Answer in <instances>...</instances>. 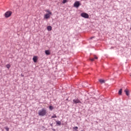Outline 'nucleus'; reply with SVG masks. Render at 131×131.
<instances>
[{"label": "nucleus", "mask_w": 131, "mask_h": 131, "mask_svg": "<svg viewBox=\"0 0 131 131\" xmlns=\"http://www.w3.org/2000/svg\"><path fill=\"white\" fill-rule=\"evenodd\" d=\"M45 12H47L48 13L44 15L45 19H49V18H51V16H52V12L49 10H45Z\"/></svg>", "instance_id": "obj_1"}, {"label": "nucleus", "mask_w": 131, "mask_h": 131, "mask_svg": "<svg viewBox=\"0 0 131 131\" xmlns=\"http://www.w3.org/2000/svg\"><path fill=\"white\" fill-rule=\"evenodd\" d=\"M47 114V110L45 108H42L38 112L39 116H45Z\"/></svg>", "instance_id": "obj_2"}, {"label": "nucleus", "mask_w": 131, "mask_h": 131, "mask_svg": "<svg viewBox=\"0 0 131 131\" xmlns=\"http://www.w3.org/2000/svg\"><path fill=\"white\" fill-rule=\"evenodd\" d=\"M12 13L11 11H8L5 13V16L6 18H9V17H11Z\"/></svg>", "instance_id": "obj_3"}, {"label": "nucleus", "mask_w": 131, "mask_h": 131, "mask_svg": "<svg viewBox=\"0 0 131 131\" xmlns=\"http://www.w3.org/2000/svg\"><path fill=\"white\" fill-rule=\"evenodd\" d=\"M81 17L83 18H85L86 19H89V15L86 13L83 12L81 14Z\"/></svg>", "instance_id": "obj_4"}, {"label": "nucleus", "mask_w": 131, "mask_h": 131, "mask_svg": "<svg viewBox=\"0 0 131 131\" xmlns=\"http://www.w3.org/2000/svg\"><path fill=\"white\" fill-rule=\"evenodd\" d=\"M79 6H80V3L78 1L75 2V3L74 4V7L75 8H77L79 7Z\"/></svg>", "instance_id": "obj_5"}, {"label": "nucleus", "mask_w": 131, "mask_h": 131, "mask_svg": "<svg viewBox=\"0 0 131 131\" xmlns=\"http://www.w3.org/2000/svg\"><path fill=\"white\" fill-rule=\"evenodd\" d=\"M73 102L75 103V104H77V103H81L80 100L78 99H75L73 100Z\"/></svg>", "instance_id": "obj_6"}, {"label": "nucleus", "mask_w": 131, "mask_h": 131, "mask_svg": "<svg viewBox=\"0 0 131 131\" xmlns=\"http://www.w3.org/2000/svg\"><path fill=\"white\" fill-rule=\"evenodd\" d=\"M33 60L35 63L37 62V56H34L33 58Z\"/></svg>", "instance_id": "obj_7"}, {"label": "nucleus", "mask_w": 131, "mask_h": 131, "mask_svg": "<svg viewBox=\"0 0 131 131\" xmlns=\"http://www.w3.org/2000/svg\"><path fill=\"white\" fill-rule=\"evenodd\" d=\"M45 54L48 55H51V52H50V50H46Z\"/></svg>", "instance_id": "obj_8"}, {"label": "nucleus", "mask_w": 131, "mask_h": 131, "mask_svg": "<svg viewBox=\"0 0 131 131\" xmlns=\"http://www.w3.org/2000/svg\"><path fill=\"white\" fill-rule=\"evenodd\" d=\"M124 92L125 93L126 96H129V94L128 93H129L128 90L127 89L125 90Z\"/></svg>", "instance_id": "obj_9"}, {"label": "nucleus", "mask_w": 131, "mask_h": 131, "mask_svg": "<svg viewBox=\"0 0 131 131\" xmlns=\"http://www.w3.org/2000/svg\"><path fill=\"white\" fill-rule=\"evenodd\" d=\"M47 30L48 31H51V30H52V26H48L47 27Z\"/></svg>", "instance_id": "obj_10"}, {"label": "nucleus", "mask_w": 131, "mask_h": 131, "mask_svg": "<svg viewBox=\"0 0 131 131\" xmlns=\"http://www.w3.org/2000/svg\"><path fill=\"white\" fill-rule=\"evenodd\" d=\"M99 82H100V83H105V80H103V79H99Z\"/></svg>", "instance_id": "obj_11"}, {"label": "nucleus", "mask_w": 131, "mask_h": 131, "mask_svg": "<svg viewBox=\"0 0 131 131\" xmlns=\"http://www.w3.org/2000/svg\"><path fill=\"white\" fill-rule=\"evenodd\" d=\"M122 94V89H120L119 91L118 94L121 95Z\"/></svg>", "instance_id": "obj_12"}, {"label": "nucleus", "mask_w": 131, "mask_h": 131, "mask_svg": "<svg viewBox=\"0 0 131 131\" xmlns=\"http://www.w3.org/2000/svg\"><path fill=\"white\" fill-rule=\"evenodd\" d=\"M56 124H58V125H61V121H56Z\"/></svg>", "instance_id": "obj_13"}, {"label": "nucleus", "mask_w": 131, "mask_h": 131, "mask_svg": "<svg viewBox=\"0 0 131 131\" xmlns=\"http://www.w3.org/2000/svg\"><path fill=\"white\" fill-rule=\"evenodd\" d=\"M6 67H7V68L8 69H10V68L11 67V64H7V65L6 66Z\"/></svg>", "instance_id": "obj_14"}, {"label": "nucleus", "mask_w": 131, "mask_h": 131, "mask_svg": "<svg viewBox=\"0 0 131 131\" xmlns=\"http://www.w3.org/2000/svg\"><path fill=\"white\" fill-rule=\"evenodd\" d=\"M68 2V0H63L62 4H66Z\"/></svg>", "instance_id": "obj_15"}, {"label": "nucleus", "mask_w": 131, "mask_h": 131, "mask_svg": "<svg viewBox=\"0 0 131 131\" xmlns=\"http://www.w3.org/2000/svg\"><path fill=\"white\" fill-rule=\"evenodd\" d=\"M49 109H50V110H53V109H54V107L50 105L49 106Z\"/></svg>", "instance_id": "obj_16"}, {"label": "nucleus", "mask_w": 131, "mask_h": 131, "mask_svg": "<svg viewBox=\"0 0 131 131\" xmlns=\"http://www.w3.org/2000/svg\"><path fill=\"white\" fill-rule=\"evenodd\" d=\"M52 118H57V116L56 115H54L51 117Z\"/></svg>", "instance_id": "obj_17"}, {"label": "nucleus", "mask_w": 131, "mask_h": 131, "mask_svg": "<svg viewBox=\"0 0 131 131\" xmlns=\"http://www.w3.org/2000/svg\"><path fill=\"white\" fill-rule=\"evenodd\" d=\"M5 129H6L7 131H9L10 128H9V127H5Z\"/></svg>", "instance_id": "obj_18"}, {"label": "nucleus", "mask_w": 131, "mask_h": 131, "mask_svg": "<svg viewBox=\"0 0 131 131\" xmlns=\"http://www.w3.org/2000/svg\"><path fill=\"white\" fill-rule=\"evenodd\" d=\"M74 129L76 130L78 129V127L76 126V127H75L74 128Z\"/></svg>", "instance_id": "obj_19"}, {"label": "nucleus", "mask_w": 131, "mask_h": 131, "mask_svg": "<svg viewBox=\"0 0 131 131\" xmlns=\"http://www.w3.org/2000/svg\"><path fill=\"white\" fill-rule=\"evenodd\" d=\"M91 61H95V58H91L90 59Z\"/></svg>", "instance_id": "obj_20"}, {"label": "nucleus", "mask_w": 131, "mask_h": 131, "mask_svg": "<svg viewBox=\"0 0 131 131\" xmlns=\"http://www.w3.org/2000/svg\"><path fill=\"white\" fill-rule=\"evenodd\" d=\"M95 59H98V57H97V56H95V57H94V60H95Z\"/></svg>", "instance_id": "obj_21"}]
</instances>
